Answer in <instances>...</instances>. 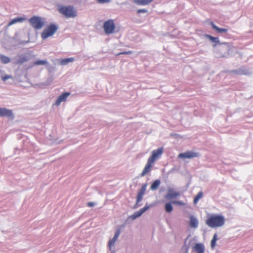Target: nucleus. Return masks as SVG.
<instances>
[{"label":"nucleus","mask_w":253,"mask_h":253,"mask_svg":"<svg viewBox=\"0 0 253 253\" xmlns=\"http://www.w3.org/2000/svg\"><path fill=\"white\" fill-rule=\"evenodd\" d=\"M120 234V229H118L114 235V237L111 239L109 242H108V247L110 249H111V248L114 246L115 243L117 240L118 239L119 236Z\"/></svg>","instance_id":"nucleus-12"},{"label":"nucleus","mask_w":253,"mask_h":253,"mask_svg":"<svg viewBox=\"0 0 253 253\" xmlns=\"http://www.w3.org/2000/svg\"><path fill=\"white\" fill-rule=\"evenodd\" d=\"M28 59L27 56L23 55H20L18 56L15 63L17 65H21L27 61Z\"/></svg>","instance_id":"nucleus-15"},{"label":"nucleus","mask_w":253,"mask_h":253,"mask_svg":"<svg viewBox=\"0 0 253 253\" xmlns=\"http://www.w3.org/2000/svg\"><path fill=\"white\" fill-rule=\"evenodd\" d=\"M25 20V18L23 17H16L12 20H11L8 24V27L16 23L17 22H22L23 21Z\"/></svg>","instance_id":"nucleus-17"},{"label":"nucleus","mask_w":253,"mask_h":253,"mask_svg":"<svg viewBox=\"0 0 253 253\" xmlns=\"http://www.w3.org/2000/svg\"><path fill=\"white\" fill-rule=\"evenodd\" d=\"M12 77L10 76H9V75H5V76H2L1 77V79L2 80V81H6L7 80L10 79V78H11Z\"/></svg>","instance_id":"nucleus-32"},{"label":"nucleus","mask_w":253,"mask_h":253,"mask_svg":"<svg viewBox=\"0 0 253 253\" xmlns=\"http://www.w3.org/2000/svg\"><path fill=\"white\" fill-rule=\"evenodd\" d=\"M165 210L168 212H170L172 211L173 208L170 203H168L165 205Z\"/></svg>","instance_id":"nucleus-25"},{"label":"nucleus","mask_w":253,"mask_h":253,"mask_svg":"<svg viewBox=\"0 0 253 253\" xmlns=\"http://www.w3.org/2000/svg\"><path fill=\"white\" fill-rule=\"evenodd\" d=\"M210 24L212 26V29L215 30L216 32L218 33H226L228 31V30L225 28H220L216 26L213 22H211Z\"/></svg>","instance_id":"nucleus-16"},{"label":"nucleus","mask_w":253,"mask_h":253,"mask_svg":"<svg viewBox=\"0 0 253 253\" xmlns=\"http://www.w3.org/2000/svg\"><path fill=\"white\" fill-rule=\"evenodd\" d=\"M0 60L1 62L3 64H7L10 61V59L8 57L3 55H0Z\"/></svg>","instance_id":"nucleus-23"},{"label":"nucleus","mask_w":253,"mask_h":253,"mask_svg":"<svg viewBox=\"0 0 253 253\" xmlns=\"http://www.w3.org/2000/svg\"><path fill=\"white\" fill-rule=\"evenodd\" d=\"M224 217L219 214H211L209 216L206 220V224L211 228H217L223 226L225 224Z\"/></svg>","instance_id":"nucleus-2"},{"label":"nucleus","mask_w":253,"mask_h":253,"mask_svg":"<svg viewBox=\"0 0 253 253\" xmlns=\"http://www.w3.org/2000/svg\"><path fill=\"white\" fill-rule=\"evenodd\" d=\"M151 1H135V2L138 5H147Z\"/></svg>","instance_id":"nucleus-29"},{"label":"nucleus","mask_w":253,"mask_h":253,"mask_svg":"<svg viewBox=\"0 0 253 253\" xmlns=\"http://www.w3.org/2000/svg\"><path fill=\"white\" fill-rule=\"evenodd\" d=\"M217 240V235L214 234L211 241V248L213 249L216 245V242Z\"/></svg>","instance_id":"nucleus-24"},{"label":"nucleus","mask_w":253,"mask_h":253,"mask_svg":"<svg viewBox=\"0 0 253 253\" xmlns=\"http://www.w3.org/2000/svg\"><path fill=\"white\" fill-rule=\"evenodd\" d=\"M199 156V154L198 153L192 151H187L185 153L179 154L178 157L181 159H191L198 157Z\"/></svg>","instance_id":"nucleus-7"},{"label":"nucleus","mask_w":253,"mask_h":253,"mask_svg":"<svg viewBox=\"0 0 253 253\" xmlns=\"http://www.w3.org/2000/svg\"><path fill=\"white\" fill-rule=\"evenodd\" d=\"M13 117V114L11 110L5 108H0V117Z\"/></svg>","instance_id":"nucleus-14"},{"label":"nucleus","mask_w":253,"mask_h":253,"mask_svg":"<svg viewBox=\"0 0 253 253\" xmlns=\"http://www.w3.org/2000/svg\"><path fill=\"white\" fill-rule=\"evenodd\" d=\"M180 196V193L177 192H171L169 193L166 197L168 199H171L172 198H176Z\"/></svg>","instance_id":"nucleus-19"},{"label":"nucleus","mask_w":253,"mask_h":253,"mask_svg":"<svg viewBox=\"0 0 253 253\" xmlns=\"http://www.w3.org/2000/svg\"><path fill=\"white\" fill-rule=\"evenodd\" d=\"M161 184V181L159 179L155 180L152 184L150 189L152 190H155L160 186Z\"/></svg>","instance_id":"nucleus-18"},{"label":"nucleus","mask_w":253,"mask_h":253,"mask_svg":"<svg viewBox=\"0 0 253 253\" xmlns=\"http://www.w3.org/2000/svg\"><path fill=\"white\" fill-rule=\"evenodd\" d=\"M47 64V61L45 60H38L34 63V65H45Z\"/></svg>","instance_id":"nucleus-26"},{"label":"nucleus","mask_w":253,"mask_h":253,"mask_svg":"<svg viewBox=\"0 0 253 253\" xmlns=\"http://www.w3.org/2000/svg\"><path fill=\"white\" fill-rule=\"evenodd\" d=\"M74 61V58L73 57L69 58H66L62 59L60 61V63L62 65H65L69 63V62H72Z\"/></svg>","instance_id":"nucleus-20"},{"label":"nucleus","mask_w":253,"mask_h":253,"mask_svg":"<svg viewBox=\"0 0 253 253\" xmlns=\"http://www.w3.org/2000/svg\"><path fill=\"white\" fill-rule=\"evenodd\" d=\"M70 95L69 92H65L60 95L57 99L55 104L56 106H59L61 102L66 100L67 98Z\"/></svg>","instance_id":"nucleus-11"},{"label":"nucleus","mask_w":253,"mask_h":253,"mask_svg":"<svg viewBox=\"0 0 253 253\" xmlns=\"http://www.w3.org/2000/svg\"><path fill=\"white\" fill-rule=\"evenodd\" d=\"M143 196L144 195L138 193L136 197V204L139 203L140 202L142 201Z\"/></svg>","instance_id":"nucleus-27"},{"label":"nucleus","mask_w":253,"mask_h":253,"mask_svg":"<svg viewBox=\"0 0 253 253\" xmlns=\"http://www.w3.org/2000/svg\"><path fill=\"white\" fill-rule=\"evenodd\" d=\"M58 10L66 18H74L77 15L76 10L72 6H60Z\"/></svg>","instance_id":"nucleus-3"},{"label":"nucleus","mask_w":253,"mask_h":253,"mask_svg":"<svg viewBox=\"0 0 253 253\" xmlns=\"http://www.w3.org/2000/svg\"><path fill=\"white\" fill-rule=\"evenodd\" d=\"M220 44L221 45L220 48V50L224 54L228 55L231 50V45L228 42H222Z\"/></svg>","instance_id":"nucleus-8"},{"label":"nucleus","mask_w":253,"mask_h":253,"mask_svg":"<svg viewBox=\"0 0 253 253\" xmlns=\"http://www.w3.org/2000/svg\"><path fill=\"white\" fill-rule=\"evenodd\" d=\"M147 12V10L144 9H138L137 11V13H145Z\"/></svg>","instance_id":"nucleus-33"},{"label":"nucleus","mask_w":253,"mask_h":253,"mask_svg":"<svg viewBox=\"0 0 253 253\" xmlns=\"http://www.w3.org/2000/svg\"><path fill=\"white\" fill-rule=\"evenodd\" d=\"M193 250L196 253H205V247L203 243H196L193 247Z\"/></svg>","instance_id":"nucleus-9"},{"label":"nucleus","mask_w":253,"mask_h":253,"mask_svg":"<svg viewBox=\"0 0 253 253\" xmlns=\"http://www.w3.org/2000/svg\"><path fill=\"white\" fill-rule=\"evenodd\" d=\"M171 203L173 204L178 205H180V206H183L185 205V203L184 202H183L182 201H175L172 202Z\"/></svg>","instance_id":"nucleus-30"},{"label":"nucleus","mask_w":253,"mask_h":253,"mask_svg":"<svg viewBox=\"0 0 253 253\" xmlns=\"http://www.w3.org/2000/svg\"><path fill=\"white\" fill-rule=\"evenodd\" d=\"M203 196V193L202 191H200L198 192V193L197 194V195L195 196V197L194 199L193 203L194 204H196L197 202L199 201V200L202 198Z\"/></svg>","instance_id":"nucleus-21"},{"label":"nucleus","mask_w":253,"mask_h":253,"mask_svg":"<svg viewBox=\"0 0 253 253\" xmlns=\"http://www.w3.org/2000/svg\"><path fill=\"white\" fill-rule=\"evenodd\" d=\"M103 28L105 34L109 35L113 33L116 28L114 20L110 19L105 21L103 24Z\"/></svg>","instance_id":"nucleus-6"},{"label":"nucleus","mask_w":253,"mask_h":253,"mask_svg":"<svg viewBox=\"0 0 253 253\" xmlns=\"http://www.w3.org/2000/svg\"><path fill=\"white\" fill-rule=\"evenodd\" d=\"M206 37L207 38H208L210 41H212V42H215V43H220V42H219V39L218 38H216V37H213L211 35H207L206 36Z\"/></svg>","instance_id":"nucleus-22"},{"label":"nucleus","mask_w":253,"mask_h":253,"mask_svg":"<svg viewBox=\"0 0 253 253\" xmlns=\"http://www.w3.org/2000/svg\"><path fill=\"white\" fill-rule=\"evenodd\" d=\"M99 3H104L105 2H106L107 1H104V0H102V1H98Z\"/></svg>","instance_id":"nucleus-35"},{"label":"nucleus","mask_w":253,"mask_h":253,"mask_svg":"<svg viewBox=\"0 0 253 253\" xmlns=\"http://www.w3.org/2000/svg\"><path fill=\"white\" fill-rule=\"evenodd\" d=\"M189 225L191 228H196L199 225L198 220L194 216L190 215L189 217Z\"/></svg>","instance_id":"nucleus-13"},{"label":"nucleus","mask_w":253,"mask_h":253,"mask_svg":"<svg viewBox=\"0 0 253 253\" xmlns=\"http://www.w3.org/2000/svg\"><path fill=\"white\" fill-rule=\"evenodd\" d=\"M132 53V51H124L122 52L119 53L117 54V55H120L122 54H130Z\"/></svg>","instance_id":"nucleus-31"},{"label":"nucleus","mask_w":253,"mask_h":253,"mask_svg":"<svg viewBox=\"0 0 253 253\" xmlns=\"http://www.w3.org/2000/svg\"><path fill=\"white\" fill-rule=\"evenodd\" d=\"M163 148L160 147L157 150H153L152 154L151 157L149 158L147 160V164L145 166L142 172L140 173V176L143 177L146 174L149 173L152 169L155 161L160 157L163 153Z\"/></svg>","instance_id":"nucleus-1"},{"label":"nucleus","mask_w":253,"mask_h":253,"mask_svg":"<svg viewBox=\"0 0 253 253\" xmlns=\"http://www.w3.org/2000/svg\"><path fill=\"white\" fill-rule=\"evenodd\" d=\"M146 186H147V184H144L142 186V187L140 189V190L139 191L138 193H140V194H142L143 195H144L145 192L146 191Z\"/></svg>","instance_id":"nucleus-28"},{"label":"nucleus","mask_w":253,"mask_h":253,"mask_svg":"<svg viewBox=\"0 0 253 253\" xmlns=\"http://www.w3.org/2000/svg\"><path fill=\"white\" fill-rule=\"evenodd\" d=\"M87 206L89 207H92L94 206V203L91 202H89L87 203Z\"/></svg>","instance_id":"nucleus-34"},{"label":"nucleus","mask_w":253,"mask_h":253,"mask_svg":"<svg viewBox=\"0 0 253 253\" xmlns=\"http://www.w3.org/2000/svg\"><path fill=\"white\" fill-rule=\"evenodd\" d=\"M57 27L56 25L51 24L44 29L41 34V37L43 40L52 36L57 31Z\"/></svg>","instance_id":"nucleus-5"},{"label":"nucleus","mask_w":253,"mask_h":253,"mask_svg":"<svg viewBox=\"0 0 253 253\" xmlns=\"http://www.w3.org/2000/svg\"><path fill=\"white\" fill-rule=\"evenodd\" d=\"M150 206H145L144 208L141 209L139 211L135 212L133 215L131 216L132 219L140 216L145 211L148 210L150 208Z\"/></svg>","instance_id":"nucleus-10"},{"label":"nucleus","mask_w":253,"mask_h":253,"mask_svg":"<svg viewBox=\"0 0 253 253\" xmlns=\"http://www.w3.org/2000/svg\"><path fill=\"white\" fill-rule=\"evenodd\" d=\"M31 26L36 30L42 29L45 24L43 18L37 16L32 17L29 20Z\"/></svg>","instance_id":"nucleus-4"}]
</instances>
